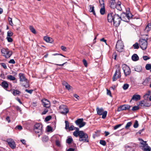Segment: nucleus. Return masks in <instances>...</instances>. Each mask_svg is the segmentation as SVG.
Instances as JSON below:
<instances>
[{
	"mask_svg": "<svg viewBox=\"0 0 151 151\" xmlns=\"http://www.w3.org/2000/svg\"><path fill=\"white\" fill-rule=\"evenodd\" d=\"M7 78L11 81H14L15 80V78L11 75H9L7 76Z\"/></svg>",
	"mask_w": 151,
	"mask_h": 151,
	"instance_id": "7c9ffc66",
	"label": "nucleus"
},
{
	"mask_svg": "<svg viewBox=\"0 0 151 151\" xmlns=\"http://www.w3.org/2000/svg\"><path fill=\"white\" fill-rule=\"evenodd\" d=\"M0 65L3 67L4 69H6L7 68V66L6 64L4 63H1Z\"/></svg>",
	"mask_w": 151,
	"mask_h": 151,
	"instance_id": "13d9d810",
	"label": "nucleus"
},
{
	"mask_svg": "<svg viewBox=\"0 0 151 151\" xmlns=\"http://www.w3.org/2000/svg\"><path fill=\"white\" fill-rule=\"evenodd\" d=\"M132 124V123L131 122H128L125 127V128L126 129H128L129 127H130L131 126Z\"/></svg>",
	"mask_w": 151,
	"mask_h": 151,
	"instance_id": "72a5a7b5",
	"label": "nucleus"
},
{
	"mask_svg": "<svg viewBox=\"0 0 151 151\" xmlns=\"http://www.w3.org/2000/svg\"><path fill=\"white\" fill-rule=\"evenodd\" d=\"M117 3V1L110 0L109 5L111 8L113 9L115 8Z\"/></svg>",
	"mask_w": 151,
	"mask_h": 151,
	"instance_id": "6ab92c4d",
	"label": "nucleus"
},
{
	"mask_svg": "<svg viewBox=\"0 0 151 151\" xmlns=\"http://www.w3.org/2000/svg\"><path fill=\"white\" fill-rule=\"evenodd\" d=\"M73 139L71 137H68L66 140V142L68 144H70L73 141Z\"/></svg>",
	"mask_w": 151,
	"mask_h": 151,
	"instance_id": "e433bc0d",
	"label": "nucleus"
},
{
	"mask_svg": "<svg viewBox=\"0 0 151 151\" xmlns=\"http://www.w3.org/2000/svg\"><path fill=\"white\" fill-rule=\"evenodd\" d=\"M145 101V100H142L139 102V106H144Z\"/></svg>",
	"mask_w": 151,
	"mask_h": 151,
	"instance_id": "f704fd0d",
	"label": "nucleus"
},
{
	"mask_svg": "<svg viewBox=\"0 0 151 151\" xmlns=\"http://www.w3.org/2000/svg\"><path fill=\"white\" fill-rule=\"evenodd\" d=\"M145 68L147 70H150L151 69V65L150 64H147L145 66Z\"/></svg>",
	"mask_w": 151,
	"mask_h": 151,
	"instance_id": "ea45409f",
	"label": "nucleus"
},
{
	"mask_svg": "<svg viewBox=\"0 0 151 151\" xmlns=\"http://www.w3.org/2000/svg\"><path fill=\"white\" fill-rule=\"evenodd\" d=\"M75 123L80 128L83 127L86 124L85 122H83V118L78 119L75 121Z\"/></svg>",
	"mask_w": 151,
	"mask_h": 151,
	"instance_id": "4468645a",
	"label": "nucleus"
},
{
	"mask_svg": "<svg viewBox=\"0 0 151 151\" xmlns=\"http://www.w3.org/2000/svg\"><path fill=\"white\" fill-rule=\"evenodd\" d=\"M65 129H69V122L67 121H65Z\"/></svg>",
	"mask_w": 151,
	"mask_h": 151,
	"instance_id": "49530a36",
	"label": "nucleus"
},
{
	"mask_svg": "<svg viewBox=\"0 0 151 151\" xmlns=\"http://www.w3.org/2000/svg\"><path fill=\"white\" fill-rule=\"evenodd\" d=\"M90 9L89 10V12H93V15H95L96 13L94 10V7L93 6H92L91 5H90Z\"/></svg>",
	"mask_w": 151,
	"mask_h": 151,
	"instance_id": "cd10ccee",
	"label": "nucleus"
},
{
	"mask_svg": "<svg viewBox=\"0 0 151 151\" xmlns=\"http://www.w3.org/2000/svg\"><path fill=\"white\" fill-rule=\"evenodd\" d=\"M13 35V32L10 31H9L7 33V37H11Z\"/></svg>",
	"mask_w": 151,
	"mask_h": 151,
	"instance_id": "37998d69",
	"label": "nucleus"
},
{
	"mask_svg": "<svg viewBox=\"0 0 151 151\" xmlns=\"http://www.w3.org/2000/svg\"><path fill=\"white\" fill-rule=\"evenodd\" d=\"M8 20L9 22V24L11 26H13V23L12 21V19L10 17H8Z\"/></svg>",
	"mask_w": 151,
	"mask_h": 151,
	"instance_id": "a19ab883",
	"label": "nucleus"
},
{
	"mask_svg": "<svg viewBox=\"0 0 151 151\" xmlns=\"http://www.w3.org/2000/svg\"><path fill=\"white\" fill-rule=\"evenodd\" d=\"M48 111V110L47 109H45L44 111H43L42 114H45Z\"/></svg>",
	"mask_w": 151,
	"mask_h": 151,
	"instance_id": "338daca9",
	"label": "nucleus"
},
{
	"mask_svg": "<svg viewBox=\"0 0 151 151\" xmlns=\"http://www.w3.org/2000/svg\"><path fill=\"white\" fill-rule=\"evenodd\" d=\"M48 140V137L47 136H44L42 139V140L43 142H46Z\"/></svg>",
	"mask_w": 151,
	"mask_h": 151,
	"instance_id": "473e14b6",
	"label": "nucleus"
},
{
	"mask_svg": "<svg viewBox=\"0 0 151 151\" xmlns=\"http://www.w3.org/2000/svg\"><path fill=\"white\" fill-rule=\"evenodd\" d=\"M132 60L134 61H136L138 60L139 57L137 54H134L132 57Z\"/></svg>",
	"mask_w": 151,
	"mask_h": 151,
	"instance_id": "5701e85b",
	"label": "nucleus"
},
{
	"mask_svg": "<svg viewBox=\"0 0 151 151\" xmlns=\"http://www.w3.org/2000/svg\"><path fill=\"white\" fill-rule=\"evenodd\" d=\"M9 63H12L13 64H14L15 63V62L14 60L13 59L10 60L9 61Z\"/></svg>",
	"mask_w": 151,
	"mask_h": 151,
	"instance_id": "052dcab7",
	"label": "nucleus"
},
{
	"mask_svg": "<svg viewBox=\"0 0 151 151\" xmlns=\"http://www.w3.org/2000/svg\"><path fill=\"white\" fill-rule=\"evenodd\" d=\"M150 81V78L149 77L147 78H146V79L145 80L143 83H147L148 82H149Z\"/></svg>",
	"mask_w": 151,
	"mask_h": 151,
	"instance_id": "09e8293b",
	"label": "nucleus"
},
{
	"mask_svg": "<svg viewBox=\"0 0 151 151\" xmlns=\"http://www.w3.org/2000/svg\"><path fill=\"white\" fill-rule=\"evenodd\" d=\"M149 93H147L145 94L143 96V98L145 100H147L149 98Z\"/></svg>",
	"mask_w": 151,
	"mask_h": 151,
	"instance_id": "58836bf2",
	"label": "nucleus"
},
{
	"mask_svg": "<svg viewBox=\"0 0 151 151\" xmlns=\"http://www.w3.org/2000/svg\"><path fill=\"white\" fill-rule=\"evenodd\" d=\"M70 131H72L75 129V127H74L73 125H71L69 127V128L68 129Z\"/></svg>",
	"mask_w": 151,
	"mask_h": 151,
	"instance_id": "3c124183",
	"label": "nucleus"
},
{
	"mask_svg": "<svg viewBox=\"0 0 151 151\" xmlns=\"http://www.w3.org/2000/svg\"><path fill=\"white\" fill-rule=\"evenodd\" d=\"M145 106L146 107H150L151 106V103L149 102H145Z\"/></svg>",
	"mask_w": 151,
	"mask_h": 151,
	"instance_id": "c03bdc74",
	"label": "nucleus"
},
{
	"mask_svg": "<svg viewBox=\"0 0 151 151\" xmlns=\"http://www.w3.org/2000/svg\"><path fill=\"white\" fill-rule=\"evenodd\" d=\"M29 29L31 32H32L34 34H35L36 33V30L32 26H30Z\"/></svg>",
	"mask_w": 151,
	"mask_h": 151,
	"instance_id": "c9c22d12",
	"label": "nucleus"
},
{
	"mask_svg": "<svg viewBox=\"0 0 151 151\" xmlns=\"http://www.w3.org/2000/svg\"><path fill=\"white\" fill-rule=\"evenodd\" d=\"M140 47L143 50H145L147 47V42L146 40L143 39H140L139 42Z\"/></svg>",
	"mask_w": 151,
	"mask_h": 151,
	"instance_id": "9b49d317",
	"label": "nucleus"
},
{
	"mask_svg": "<svg viewBox=\"0 0 151 151\" xmlns=\"http://www.w3.org/2000/svg\"><path fill=\"white\" fill-rule=\"evenodd\" d=\"M132 17V15L131 13H123L121 15V20L125 22H128L130 19Z\"/></svg>",
	"mask_w": 151,
	"mask_h": 151,
	"instance_id": "0eeeda50",
	"label": "nucleus"
},
{
	"mask_svg": "<svg viewBox=\"0 0 151 151\" xmlns=\"http://www.w3.org/2000/svg\"><path fill=\"white\" fill-rule=\"evenodd\" d=\"M151 28V24L150 23L148 24L146 26L145 28V30L147 32L149 31Z\"/></svg>",
	"mask_w": 151,
	"mask_h": 151,
	"instance_id": "2f4dec72",
	"label": "nucleus"
},
{
	"mask_svg": "<svg viewBox=\"0 0 151 151\" xmlns=\"http://www.w3.org/2000/svg\"><path fill=\"white\" fill-rule=\"evenodd\" d=\"M52 130V128L51 126H47V131L48 132H49Z\"/></svg>",
	"mask_w": 151,
	"mask_h": 151,
	"instance_id": "603ef678",
	"label": "nucleus"
},
{
	"mask_svg": "<svg viewBox=\"0 0 151 151\" xmlns=\"http://www.w3.org/2000/svg\"><path fill=\"white\" fill-rule=\"evenodd\" d=\"M25 91L26 92L31 94L32 93V92H33V90H28L26 89L25 90Z\"/></svg>",
	"mask_w": 151,
	"mask_h": 151,
	"instance_id": "680f3d73",
	"label": "nucleus"
},
{
	"mask_svg": "<svg viewBox=\"0 0 151 151\" xmlns=\"http://www.w3.org/2000/svg\"><path fill=\"white\" fill-rule=\"evenodd\" d=\"M130 145L132 147V151H136V150H137V146L135 144H131Z\"/></svg>",
	"mask_w": 151,
	"mask_h": 151,
	"instance_id": "bb28decb",
	"label": "nucleus"
},
{
	"mask_svg": "<svg viewBox=\"0 0 151 151\" xmlns=\"http://www.w3.org/2000/svg\"><path fill=\"white\" fill-rule=\"evenodd\" d=\"M42 125L39 123L36 124L34 127V130L36 134H38V137L42 134Z\"/></svg>",
	"mask_w": 151,
	"mask_h": 151,
	"instance_id": "20e7f679",
	"label": "nucleus"
},
{
	"mask_svg": "<svg viewBox=\"0 0 151 151\" xmlns=\"http://www.w3.org/2000/svg\"><path fill=\"white\" fill-rule=\"evenodd\" d=\"M79 136V140L80 141L83 142H88V134L82 131L80 133Z\"/></svg>",
	"mask_w": 151,
	"mask_h": 151,
	"instance_id": "39448f33",
	"label": "nucleus"
},
{
	"mask_svg": "<svg viewBox=\"0 0 151 151\" xmlns=\"http://www.w3.org/2000/svg\"><path fill=\"white\" fill-rule=\"evenodd\" d=\"M129 86V85L127 83L124 84L123 86V88L124 90H126L128 88Z\"/></svg>",
	"mask_w": 151,
	"mask_h": 151,
	"instance_id": "4c0bfd02",
	"label": "nucleus"
},
{
	"mask_svg": "<svg viewBox=\"0 0 151 151\" xmlns=\"http://www.w3.org/2000/svg\"><path fill=\"white\" fill-rule=\"evenodd\" d=\"M125 151H132V148L131 145H125L124 146Z\"/></svg>",
	"mask_w": 151,
	"mask_h": 151,
	"instance_id": "393cba45",
	"label": "nucleus"
},
{
	"mask_svg": "<svg viewBox=\"0 0 151 151\" xmlns=\"http://www.w3.org/2000/svg\"><path fill=\"white\" fill-rule=\"evenodd\" d=\"M142 67L140 65H138L134 68V70L138 72H140L142 71Z\"/></svg>",
	"mask_w": 151,
	"mask_h": 151,
	"instance_id": "b1692460",
	"label": "nucleus"
},
{
	"mask_svg": "<svg viewBox=\"0 0 151 151\" xmlns=\"http://www.w3.org/2000/svg\"><path fill=\"white\" fill-rule=\"evenodd\" d=\"M101 6L102 7V8L100 9V13L101 14L103 15L105 14V12L104 6V7L103 6Z\"/></svg>",
	"mask_w": 151,
	"mask_h": 151,
	"instance_id": "c756f323",
	"label": "nucleus"
},
{
	"mask_svg": "<svg viewBox=\"0 0 151 151\" xmlns=\"http://www.w3.org/2000/svg\"><path fill=\"white\" fill-rule=\"evenodd\" d=\"M83 63L84 66L85 67H87V63L86 60L85 59H83Z\"/></svg>",
	"mask_w": 151,
	"mask_h": 151,
	"instance_id": "5fc2aeb1",
	"label": "nucleus"
},
{
	"mask_svg": "<svg viewBox=\"0 0 151 151\" xmlns=\"http://www.w3.org/2000/svg\"><path fill=\"white\" fill-rule=\"evenodd\" d=\"M140 99L141 96L140 95L137 94H134L132 97L131 101L133 100L135 101H137L139 100Z\"/></svg>",
	"mask_w": 151,
	"mask_h": 151,
	"instance_id": "a211bd4d",
	"label": "nucleus"
},
{
	"mask_svg": "<svg viewBox=\"0 0 151 151\" xmlns=\"http://www.w3.org/2000/svg\"><path fill=\"white\" fill-rule=\"evenodd\" d=\"M7 142L9 146L12 148L14 149L16 147V144L14 140L11 139L9 138L7 139Z\"/></svg>",
	"mask_w": 151,
	"mask_h": 151,
	"instance_id": "dca6fc26",
	"label": "nucleus"
},
{
	"mask_svg": "<svg viewBox=\"0 0 151 151\" xmlns=\"http://www.w3.org/2000/svg\"><path fill=\"white\" fill-rule=\"evenodd\" d=\"M42 104L44 107L48 108L50 106V102L49 101L45 99L42 100Z\"/></svg>",
	"mask_w": 151,
	"mask_h": 151,
	"instance_id": "f3484780",
	"label": "nucleus"
},
{
	"mask_svg": "<svg viewBox=\"0 0 151 151\" xmlns=\"http://www.w3.org/2000/svg\"><path fill=\"white\" fill-rule=\"evenodd\" d=\"M51 118V117L50 116H47L45 118V119L46 121L47 122L49 121Z\"/></svg>",
	"mask_w": 151,
	"mask_h": 151,
	"instance_id": "e2e57ef3",
	"label": "nucleus"
},
{
	"mask_svg": "<svg viewBox=\"0 0 151 151\" xmlns=\"http://www.w3.org/2000/svg\"><path fill=\"white\" fill-rule=\"evenodd\" d=\"M1 52L3 55L6 58H9L12 54V52L7 48H3L1 50Z\"/></svg>",
	"mask_w": 151,
	"mask_h": 151,
	"instance_id": "423d86ee",
	"label": "nucleus"
},
{
	"mask_svg": "<svg viewBox=\"0 0 151 151\" xmlns=\"http://www.w3.org/2000/svg\"><path fill=\"white\" fill-rule=\"evenodd\" d=\"M107 20L108 22L110 23L113 21L114 25L115 26H118L120 23L121 18V17L115 13L113 15V13H110L108 14Z\"/></svg>",
	"mask_w": 151,
	"mask_h": 151,
	"instance_id": "f257e3e1",
	"label": "nucleus"
},
{
	"mask_svg": "<svg viewBox=\"0 0 151 151\" xmlns=\"http://www.w3.org/2000/svg\"><path fill=\"white\" fill-rule=\"evenodd\" d=\"M97 113L99 115H102V118L104 119L106 116L107 114L106 111H103V109L102 108L99 109L98 107L96 108Z\"/></svg>",
	"mask_w": 151,
	"mask_h": 151,
	"instance_id": "f8f14e48",
	"label": "nucleus"
},
{
	"mask_svg": "<svg viewBox=\"0 0 151 151\" xmlns=\"http://www.w3.org/2000/svg\"><path fill=\"white\" fill-rule=\"evenodd\" d=\"M1 85L5 89L7 88L8 87V83L7 82L5 81H4L1 83Z\"/></svg>",
	"mask_w": 151,
	"mask_h": 151,
	"instance_id": "4be33fe9",
	"label": "nucleus"
},
{
	"mask_svg": "<svg viewBox=\"0 0 151 151\" xmlns=\"http://www.w3.org/2000/svg\"><path fill=\"white\" fill-rule=\"evenodd\" d=\"M122 124H118L114 126V130H116L119 127H120L122 125Z\"/></svg>",
	"mask_w": 151,
	"mask_h": 151,
	"instance_id": "4d7b16f0",
	"label": "nucleus"
},
{
	"mask_svg": "<svg viewBox=\"0 0 151 151\" xmlns=\"http://www.w3.org/2000/svg\"><path fill=\"white\" fill-rule=\"evenodd\" d=\"M138 140L140 141V147L144 151H150L151 148L148 146L146 141H144L142 139L139 138Z\"/></svg>",
	"mask_w": 151,
	"mask_h": 151,
	"instance_id": "f03ea898",
	"label": "nucleus"
},
{
	"mask_svg": "<svg viewBox=\"0 0 151 151\" xmlns=\"http://www.w3.org/2000/svg\"><path fill=\"white\" fill-rule=\"evenodd\" d=\"M133 46L134 49H138L139 48L138 44L137 42L135 43Z\"/></svg>",
	"mask_w": 151,
	"mask_h": 151,
	"instance_id": "de8ad7c7",
	"label": "nucleus"
},
{
	"mask_svg": "<svg viewBox=\"0 0 151 151\" xmlns=\"http://www.w3.org/2000/svg\"><path fill=\"white\" fill-rule=\"evenodd\" d=\"M122 67L126 76L130 75L131 70L129 67L125 64H123L122 65Z\"/></svg>",
	"mask_w": 151,
	"mask_h": 151,
	"instance_id": "ddd939ff",
	"label": "nucleus"
},
{
	"mask_svg": "<svg viewBox=\"0 0 151 151\" xmlns=\"http://www.w3.org/2000/svg\"><path fill=\"white\" fill-rule=\"evenodd\" d=\"M20 81L21 82H24L26 83V84L24 85V86L27 88L29 86V85L28 84V81L25 78L24 75L22 73H20L19 74Z\"/></svg>",
	"mask_w": 151,
	"mask_h": 151,
	"instance_id": "9d476101",
	"label": "nucleus"
},
{
	"mask_svg": "<svg viewBox=\"0 0 151 151\" xmlns=\"http://www.w3.org/2000/svg\"><path fill=\"white\" fill-rule=\"evenodd\" d=\"M58 110L62 114L66 115L68 112L69 110L66 106L63 105L60 106Z\"/></svg>",
	"mask_w": 151,
	"mask_h": 151,
	"instance_id": "1a4fd4ad",
	"label": "nucleus"
},
{
	"mask_svg": "<svg viewBox=\"0 0 151 151\" xmlns=\"http://www.w3.org/2000/svg\"><path fill=\"white\" fill-rule=\"evenodd\" d=\"M6 39L9 42H12L13 41V40L11 37H7Z\"/></svg>",
	"mask_w": 151,
	"mask_h": 151,
	"instance_id": "864d4df0",
	"label": "nucleus"
},
{
	"mask_svg": "<svg viewBox=\"0 0 151 151\" xmlns=\"http://www.w3.org/2000/svg\"><path fill=\"white\" fill-rule=\"evenodd\" d=\"M115 67L116 68V69L112 79L113 81H116L121 76L120 68L119 65H116Z\"/></svg>",
	"mask_w": 151,
	"mask_h": 151,
	"instance_id": "7ed1b4c3",
	"label": "nucleus"
},
{
	"mask_svg": "<svg viewBox=\"0 0 151 151\" xmlns=\"http://www.w3.org/2000/svg\"><path fill=\"white\" fill-rule=\"evenodd\" d=\"M130 107L131 106L129 105L125 104L119 107L117 109V111H118L119 112L123 110H129L130 109Z\"/></svg>",
	"mask_w": 151,
	"mask_h": 151,
	"instance_id": "2eb2a0df",
	"label": "nucleus"
},
{
	"mask_svg": "<svg viewBox=\"0 0 151 151\" xmlns=\"http://www.w3.org/2000/svg\"><path fill=\"white\" fill-rule=\"evenodd\" d=\"M82 131H75L73 132V135L75 137H77L78 136L79 137L80 135L81 132Z\"/></svg>",
	"mask_w": 151,
	"mask_h": 151,
	"instance_id": "c85d7f7f",
	"label": "nucleus"
},
{
	"mask_svg": "<svg viewBox=\"0 0 151 151\" xmlns=\"http://www.w3.org/2000/svg\"><path fill=\"white\" fill-rule=\"evenodd\" d=\"M139 109V107L137 106H133L132 109V111H136Z\"/></svg>",
	"mask_w": 151,
	"mask_h": 151,
	"instance_id": "8fccbe9b",
	"label": "nucleus"
},
{
	"mask_svg": "<svg viewBox=\"0 0 151 151\" xmlns=\"http://www.w3.org/2000/svg\"><path fill=\"white\" fill-rule=\"evenodd\" d=\"M44 40L47 42L52 43V38H51L50 37L47 36L44 37Z\"/></svg>",
	"mask_w": 151,
	"mask_h": 151,
	"instance_id": "412c9836",
	"label": "nucleus"
},
{
	"mask_svg": "<svg viewBox=\"0 0 151 151\" xmlns=\"http://www.w3.org/2000/svg\"><path fill=\"white\" fill-rule=\"evenodd\" d=\"M107 95H109L110 96H111V91L108 89H107Z\"/></svg>",
	"mask_w": 151,
	"mask_h": 151,
	"instance_id": "69168bd1",
	"label": "nucleus"
},
{
	"mask_svg": "<svg viewBox=\"0 0 151 151\" xmlns=\"http://www.w3.org/2000/svg\"><path fill=\"white\" fill-rule=\"evenodd\" d=\"M61 48L62 49V50H63V51H66V48L65 47L62 46L61 47Z\"/></svg>",
	"mask_w": 151,
	"mask_h": 151,
	"instance_id": "774afa93",
	"label": "nucleus"
},
{
	"mask_svg": "<svg viewBox=\"0 0 151 151\" xmlns=\"http://www.w3.org/2000/svg\"><path fill=\"white\" fill-rule=\"evenodd\" d=\"M12 93L14 96H17L19 95L21 93L20 91L17 90H13L12 91Z\"/></svg>",
	"mask_w": 151,
	"mask_h": 151,
	"instance_id": "a878e982",
	"label": "nucleus"
},
{
	"mask_svg": "<svg viewBox=\"0 0 151 151\" xmlns=\"http://www.w3.org/2000/svg\"><path fill=\"white\" fill-rule=\"evenodd\" d=\"M124 45L122 42L120 40H118L116 43V50L119 52L123 51Z\"/></svg>",
	"mask_w": 151,
	"mask_h": 151,
	"instance_id": "6e6552de",
	"label": "nucleus"
},
{
	"mask_svg": "<svg viewBox=\"0 0 151 151\" xmlns=\"http://www.w3.org/2000/svg\"><path fill=\"white\" fill-rule=\"evenodd\" d=\"M101 6H103L104 7V0H99Z\"/></svg>",
	"mask_w": 151,
	"mask_h": 151,
	"instance_id": "6e6d98bb",
	"label": "nucleus"
},
{
	"mask_svg": "<svg viewBox=\"0 0 151 151\" xmlns=\"http://www.w3.org/2000/svg\"><path fill=\"white\" fill-rule=\"evenodd\" d=\"M143 59L145 60H147L150 59V58L147 56H144L143 57Z\"/></svg>",
	"mask_w": 151,
	"mask_h": 151,
	"instance_id": "bf43d9fd",
	"label": "nucleus"
},
{
	"mask_svg": "<svg viewBox=\"0 0 151 151\" xmlns=\"http://www.w3.org/2000/svg\"><path fill=\"white\" fill-rule=\"evenodd\" d=\"M121 3L119 1L117 2L116 4L115 8L116 9L119 11L122 10V9L121 6Z\"/></svg>",
	"mask_w": 151,
	"mask_h": 151,
	"instance_id": "aec40b11",
	"label": "nucleus"
},
{
	"mask_svg": "<svg viewBox=\"0 0 151 151\" xmlns=\"http://www.w3.org/2000/svg\"><path fill=\"white\" fill-rule=\"evenodd\" d=\"M65 87L66 89L68 90H69L71 88V86L68 83L66 85V86Z\"/></svg>",
	"mask_w": 151,
	"mask_h": 151,
	"instance_id": "0e129e2a",
	"label": "nucleus"
},
{
	"mask_svg": "<svg viewBox=\"0 0 151 151\" xmlns=\"http://www.w3.org/2000/svg\"><path fill=\"white\" fill-rule=\"evenodd\" d=\"M139 126L138 122L137 120H136L134 124L133 127L134 128H137Z\"/></svg>",
	"mask_w": 151,
	"mask_h": 151,
	"instance_id": "79ce46f5",
	"label": "nucleus"
},
{
	"mask_svg": "<svg viewBox=\"0 0 151 151\" xmlns=\"http://www.w3.org/2000/svg\"><path fill=\"white\" fill-rule=\"evenodd\" d=\"M99 142L101 145L103 146H105L106 144L105 141L102 140H100Z\"/></svg>",
	"mask_w": 151,
	"mask_h": 151,
	"instance_id": "a18cd8bd",
	"label": "nucleus"
}]
</instances>
